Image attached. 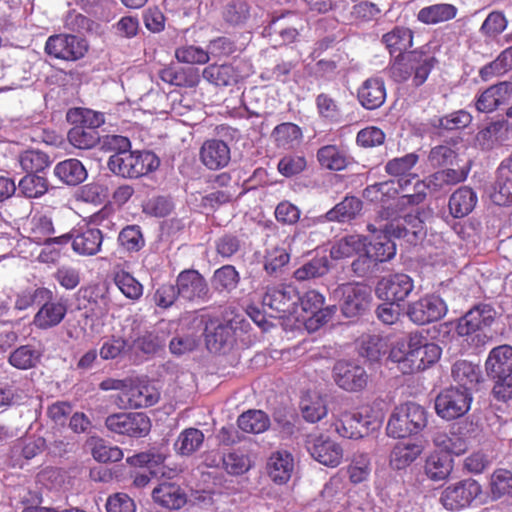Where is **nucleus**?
I'll list each match as a JSON object with an SVG mask.
<instances>
[{"mask_svg":"<svg viewBox=\"0 0 512 512\" xmlns=\"http://www.w3.org/2000/svg\"><path fill=\"white\" fill-rule=\"evenodd\" d=\"M67 120L73 125L68 131L69 143L79 150H91L101 141L98 128L105 123V116L88 108H73L67 112Z\"/></svg>","mask_w":512,"mask_h":512,"instance_id":"nucleus-1","label":"nucleus"},{"mask_svg":"<svg viewBox=\"0 0 512 512\" xmlns=\"http://www.w3.org/2000/svg\"><path fill=\"white\" fill-rule=\"evenodd\" d=\"M492 202L499 206L512 204V174H498V178L490 192Z\"/></svg>","mask_w":512,"mask_h":512,"instance_id":"nucleus-56","label":"nucleus"},{"mask_svg":"<svg viewBox=\"0 0 512 512\" xmlns=\"http://www.w3.org/2000/svg\"><path fill=\"white\" fill-rule=\"evenodd\" d=\"M240 281V275L233 265H224L218 268L212 278V284L218 291L230 292Z\"/></svg>","mask_w":512,"mask_h":512,"instance_id":"nucleus-54","label":"nucleus"},{"mask_svg":"<svg viewBox=\"0 0 512 512\" xmlns=\"http://www.w3.org/2000/svg\"><path fill=\"white\" fill-rule=\"evenodd\" d=\"M294 470V459L288 451L273 452L267 463V473L276 484L287 483Z\"/></svg>","mask_w":512,"mask_h":512,"instance_id":"nucleus-28","label":"nucleus"},{"mask_svg":"<svg viewBox=\"0 0 512 512\" xmlns=\"http://www.w3.org/2000/svg\"><path fill=\"white\" fill-rule=\"evenodd\" d=\"M341 311L346 317L364 314L372 301L371 288L362 283H346L340 286Z\"/></svg>","mask_w":512,"mask_h":512,"instance_id":"nucleus-9","label":"nucleus"},{"mask_svg":"<svg viewBox=\"0 0 512 512\" xmlns=\"http://www.w3.org/2000/svg\"><path fill=\"white\" fill-rule=\"evenodd\" d=\"M421 423L409 424L407 418H401L393 411L386 430L387 434L393 438H404L421 431Z\"/></svg>","mask_w":512,"mask_h":512,"instance_id":"nucleus-59","label":"nucleus"},{"mask_svg":"<svg viewBox=\"0 0 512 512\" xmlns=\"http://www.w3.org/2000/svg\"><path fill=\"white\" fill-rule=\"evenodd\" d=\"M54 174L70 186H76L87 178L86 168L80 160L75 158L59 162L54 168Z\"/></svg>","mask_w":512,"mask_h":512,"instance_id":"nucleus-33","label":"nucleus"},{"mask_svg":"<svg viewBox=\"0 0 512 512\" xmlns=\"http://www.w3.org/2000/svg\"><path fill=\"white\" fill-rule=\"evenodd\" d=\"M485 369L492 378L512 376V346L505 344L493 348L485 362Z\"/></svg>","mask_w":512,"mask_h":512,"instance_id":"nucleus-26","label":"nucleus"},{"mask_svg":"<svg viewBox=\"0 0 512 512\" xmlns=\"http://www.w3.org/2000/svg\"><path fill=\"white\" fill-rule=\"evenodd\" d=\"M73 251L81 256H94L101 251L103 233L98 228H79L68 233Z\"/></svg>","mask_w":512,"mask_h":512,"instance_id":"nucleus-17","label":"nucleus"},{"mask_svg":"<svg viewBox=\"0 0 512 512\" xmlns=\"http://www.w3.org/2000/svg\"><path fill=\"white\" fill-rule=\"evenodd\" d=\"M42 357L40 350L31 344L21 345L8 356V363L16 369L28 370L37 366Z\"/></svg>","mask_w":512,"mask_h":512,"instance_id":"nucleus-36","label":"nucleus"},{"mask_svg":"<svg viewBox=\"0 0 512 512\" xmlns=\"http://www.w3.org/2000/svg\"><path fill=\"white\" fill-rule=\"evenodd\" d=\"M299 301L300 295L294 286L281 284L267 288L262 304L273 318L295 320Z\"/></svg>","mask_w":512,"mask_h":512,"instance_id":"nucleus-5","label":"nucleus"},{"mask_svg":"<svg viewBox=\"0 0 512 512\" xmlns=\"http://www.w3.org/2000/svg\"><path fill=\"white\" fill-rule=\"evenodd\" d=\"M158 166V157L150 151L128 150L114 153L108 160L109 169L124 178H138L156 170Z\"/></svg>","mask_w":512,"mask_h":512,"instance_id":"nucleus-2","label":"nucleus"},{"mask_svg":"<svg viewBox=\"0 0 512 512\" xmlns=\"http://www.w3.org/2000/svg\"><path fill=\"white\" fill-rule=\"evenodd\" d=\"M107 429L115 434L131 438H142L151 430L150 418L143 412H119L105 420Z\"/></svg>","mask_w":512,"mask_h":512,"instance_id":"nucleus-6","label":"nucleus"},{"mask_svg":"<svg viewBox=\"0 0 512 512\" xmlns=\"http://www.w3.org/2000/svg\"><path fill=\"white\" fill-rule=\"evenodd\" d=\"M329 271L328 260L325 257L313 258L294 271V278L298 281L321 277Z\"/></svg>","mask_w":512,"mask_h":512,"instance_id":"nucleus-61","label":"nucleus"},{"mask_svg":"<svg viewBox=\"0 0 512 512\" xmlns=\"http://www.w3.org/2000/svg\"><path fill=\"white\" fill-rule=\"evenodd\" d=\"M130 348L127 339L113 335L103 342L99 355L103 360H113L124 355Z\"/></svg>","mask_w":512,"mask_h":512,"instance_id":"nucleus-63","label":"nucleus"},{"mask_svg":"<svg viewBox=\"0 0 512 512\" xmlns=\"http://www.w3.org/2000/svg\"><path fill=\"white\" fill-rule=\"evenodd\" d=\"M506 125L502 122H493L480 130L477 134V142L483 149H491L505 139Z\"/></svg>","mask_w":512,"mask_h":512,"instance_id":"nucleus-52","label":"nucleus"},{"mask_svg":"<svg viewBox=\"0 0 512 512\" xmlns=\"http://www.w3.org/2000/svg\"><path fill=\"white\" fill-rule=\"evenodd\" d=\"M425 473L433 481L448 477V450L433 451L426 459Z\"/></svg>","mask_w":512,"mask_h":512,"instance_id":"nucleus-47","label":"nucleus"},{"mask_svg":"<svg viewBox=\"0 0 512 512\" xmlns=\"http://www.w3.org/2000/svg\"><path fill=\"white\" fill-rule=\"evenodd\" d=\"M493 320L494 311L489 306H476L459 320L456 331L460 336H467L483 327L490 326Z\"/></svg>","mask_w":512,"mask_h":512,"instance_id":"nucleus-21","label":"nucleus"},{"mask_svg":"<svg viewBox=\"0 0 512 512\" xmlns=\"http://www.w3.org/2000/svg\"><path fill=\"white\" fill-rule=\"evenodd\" d=\"M325 297L316 290H309L300 296L295 321L301 322L309 332H315L327 324L336 314L335 305L323 307Z\"/></svg>","mask_w":512,"mask_h":512,"instance_id":"nucleus-3","label":"nucleus"},{"mask_svg":"<svg viewBox=\"0 0 512 512\" xmlns=\"http://www.w3.org/2000/svg\"><path fill=\"white\" fill-rule=\"evenodd\" d=\"M387 343L379 335H367L362 338L360 354L370 361H378L386 353Z\"/></svg>","mask_w":512,"mask_h":512,"instance_id":"nucleus-62","label":"nucleus"},{"mask_svg":"<svg viewBox=\"0 0 512 512\" xmlns=\"http://www.w3.org/2000/svg\"><path fill=\"white\" fill-rule=\"evenodd\" d=\"M332 376L336 385L347 392L364 390L369 380V376L362 366L347 361L336 362Z\"/></svg>","mask_w":512,"mask_h":512,"instance_id":"nucleus-10","label":"nucleus"},{"mask_svg":"<svg viewBox=\"0 0 512 512\" xmlns=\"http://www.w3.org/2000/svg\"><path fill=\"white\" fill-rule=\"evenodd\" d=\"M349 480L353 484L366 481L371 474V460L366 453L354 454L347 467Z\"/></svg>","mask_w":512,"mask_h":512,"instance_id":"nucleus-50","label":"nucleus"},{"mask_svg":"<svg viewBox=\"0 0 512 512\" xmlns=\"http://www.w3.org/2000/svg\"><path fill=\"white\" fill-rule=\"evenodd\" d=\"M414 289V282L404 273H396L384 277L376 287L379 298L387 302L400 303L404 301Z\"/></svg>","mask_w":512,"mask_h":512,"instance_id":"nucleus-12","label":"nucleus"},{"mask_svg":"<svg viewBox=\"0 0 512 512\" xmlns=\"http://www.w3.org/2000/svg\"><path fill=\"white\" fill-rule=\"evenodd\" d=\"M235 328L232 320L210 318L205 325L204 337L209 351L217 353L233 343Z\"/></svg>","mask_w":512,"mask_h":512,"instance_id":"nucleus-14","label":"nucleus"},{"mask_svg":"<svg viewBox=\"0 0 512 512\" xmlns=\"http://www.w3.org/2000/svg\"><path fill=\"white\" fill-rule=\"evenodd\" d=\"M230 148L222 140H206L200 149V160L210 170L224 168L230 162Z\"/></svg>","mask_w":512,"mask_h":512,"instance_id":"nucleus-20","label":"nucleus"},{"mask_svg":"<svg viewBox=\"0 0 512 512\" xmlns=\"http://www.w3.org/2000/svg\"><path fill=\"white\" fill-rule=\"evenodd\" d=\"M512 95V83L501 82L485 90L476 102V108L480 112L494 111L500 104L505 103Z\"/></svg>","mask_w":512,"mask_h":512,"instance_id":"nucleus-29","label":"nucleus"},{"mask_svg":"<svg viewBox=\"0 0 512 512\" xmlns=\"http://www.w3.org/2000/svg\"><path fill=\"white\" fill-rule=\"evenodd\" d=\"M381 42L391 56L406 54L413 45V32L409 28L395 26L391 31L383 34Z\"/></svg>","mask_w":512,"mask_h":512,"instance_id":"nucleus-30","label":"nucleus"},{"mask_svg":"<svg viewBox=\"0 0 512 512\" xmlns=\"http://www.w3.org/2000/svg\"><path fill=\"white\" fill-rule=\"evenodd\" d=\"M158 76L163 82L177 87L193 88L200 82L199 70L194 67L171 64L161 68Z\"/></svg>","mask_w":512,"mask_h":512,"instance_id":"nucleus-22","label":"nucleus"},{"mask_svg":"<svg viewBox=\"0 0 512 512\" xmlns=\"http://www.w3.org/2000/svg\"><path fill=\"white\" fill-rule=\"evenodd\" d=\"M362 210V201L355 196H346L330 209L325 217L330 222H347L354 219Z\"/></svg>","mask_w":512,"mask_h":512,"instance_id":"nucleus-35","label":"nucleus"},{"mask_svg":"<svg viewBox=\"0 0 512 512\" xmlns=\"http://www.w3.org/2000/svg\"><path fill=\"white\" fill-rule=\"evenodd\" d=\"M433 60V57H425L416 51L396 55L389 67L390 77L398 83L405 82L412 77L413 85L421 86L431 71Z\"/></svg>","mask_w":512,"mask_h":512,"instance_id":"nucleus-4","label":"nucleus"},{"mask_svg":"<svg viewBox=\"0 0 512 512\" xmlns=\"http://www.w3.org/2000/svg\"><path fill=\"white\" fill-rule=\"evenodd\" d=\"M421 443L399 442L390 454V465L393 469L401 470L410 466L423 453Z\"/></svg>","mask_w":512,"mask_h":512,"instance_id":"nucleus-32","label":"nucleus"},{"mask_svg":"<svg viewBox=\"0 0 512 512\" xmlns=\"http://www.w3.org/2000/svg\"><path fill=\"white\" fill-rule=\"evenodd\" d=\"M481 492L480 485L474 480H465L450 491V509L468 506Z\"/></svg>","mask_w":512,"mask_h":512,"instance_id":"nucleus-38","label":"nucleus"},{"mask_svg":"<svg viewBox=\"0 0 512 512\" xmlns=\"http://www.w3.org/2000/svg\"><path fill=\"white\" fill-rule=\"evenodd\" d=\"M477 196L469 187H460L450 196V214L463 217L475 207Z\"/></svg>","mask_w":512,"mask_h":512,"instance_id":"nucleus-41","label":"nucleus"},{"mask_svg":"<svg viewBox=\"0 0 512 512\" xmlns=\"http://www.w3.org/2000/svg\"><path fill=\"white\" fill-rule=\"evenodd\" d=\"M21 194L27 198H39L48 191V181L37 174H27L18 184Z\"/></svg>","mask_w":512,"mask_h":512,"instance_id":"nucleus-55","label":"nucleus"},{"mask_svg":"<svg viewBox=\"0 0 512 512\" xmlns=\"http://www.w3.org/2000/svg\"><path fill=\"white\" fill-rule=\"evenodd\" d=\"M290 255L285 248L274 247L267 250L264 256V270L271 276L278 275L289 263Z\"/></svg>","mask_w":512,"mask_h":512,"instance_id":"nucleus-58","label":"nucleus"},{"mask_svg":"<svg viewBox=\"0 0 512 512\" xmlns=\"http://www.w3.org/2000/svg\"><path fill=\"white\" fill-rule=\"evenodd\" d=\"M276 146L286 150L293 149L303 138L302 129L295 123L283 122L274 127L271 133Z\"/></svg>","mask_w":512,"mask_h":512,"instance_id":"nucleus-34","label":"nucleus"},{"mask_svg":"<svg viewBox=\"0 0 512 512\" xmlns=\"http://www.w3.org/2000/svg\"><path fill=\"white\" fill-rule=\"evenodd\" d=\"M357 425L354 414L348 411L342 412L333 422V426L335 427L337 434L348 439H359L364 437Z\"/></svg>","mask_w":512,"mask_h":512,"instance_id":"nucleus-60","label":"nucleus"},{"mask_svg":"<svg viewBox=\"0 0 512 512\" xmlns=\"http://www.w3.org/2000/svg\"><path fill=\"white\" fill-rule=\"evenodd\" d=\"M19 162L24 171L27 174H37L44 171L50 165L49 156L39 150H27L24 151L20 157Z\"/></svg>","mask_w":512,"mask_h":512,"instance_id":"nucleus-53","label":"nucleus"},{"mask_svg":"<svg viewBox=\"0 0 512 512\" xmlns=\"http://www.w3.org/2000/svg\"><path fill=\"white\" fill-rule=\"evenodd\" d=\"M357 98L360 104L368 110L381 107L386 100V88L383 79L371 77L358 88Z\"/></svg>","mask_w":512,"mask_h":512,"instance_id":"nucleus-24","label":"nucleus"},{"mask_svg":"<svg viewBox=\"0 0 512 512\" xmlns=\"http://www.w3.org/2000/svg\"><path fill=\"white\" fill-rule=\"evenodd\" d=\"M160 394L146 381H131L123 391V400L130 408L150 407L158 402Z\"/></svg>","mask_w":512,"mask_h":512,"instance_id":"nucleus-18","label":"nucleus"},{"mask_svg":"<svg viewBox=\"0 0 512 512\" xmlns=\"http://www.w3.org/2000/svg\"><path fill=\"white\" fill-rule=\"evenodd\" d=\"M490 486L494 498L512 495V472L506 469H497L491 476Z\"/></svg>","mask_w":512,"mask_h":512,"instance_id":"nucleus-64","label":"nucleus"},{"mask_svg":"<svg viewBox=\"0 0 512 512\" xmlns=\"http://www.w3.org/2000/svg\"><path fill=\"white\" fill-rule=\"evenodd\" d=\"M447 312L445 301L436 295H426L413 302L408 308V317L418 325H425L441 319Z\"/></svg>","mask_w":512,"mask_h":512,"instance_id":"nucleus-11","label":"nucleus"},{"mask_svg":"<svg viewBox=\"0 0 512 512\" xmlns=\"http://www.w3.org/2000/svg\"><path fill=\"white\" fill-rule=\"evenodd\" d=\"M176 287L179 297L187 301H203L209 293L207 281L194 269L181 271L176 279Z\"/></svg>","mask_w":512,"mask_h":512,"instance_id":"nucleus-13","label":"nucleus"},{"mask_svg":"<svg viewBox=\"0 0 512 512\" xmlns=\"http://www.w3.org/2000/svg\"><path fill=\"white\" fill-rule=\"evenodd\" d=\"M119 247L128 253L139 252L145 246V238L139 225L125 226L118 235Z\"/></svg>","mask_w":512,"mask_h":512,"instance_id":"nucleus-46","label":"nucleus"},{"mask_svg":"<svg viewBox=\"0 0 512 512\" xmlns=\"http://www.w3.org/2000/svg\"><path fill=\"white\" fill-rule=\"evenodd\" d=\"M452 375L460 388L471 390L480 379L479 368L467 361H460L454 364Z\"/></svg>","mask_w":512,"mask_h":512,"instance_id":"nucleus-49","label":"nucleus"},{"mask_svg":"<svg viewBox=\"0 0 512 512\" xmlns=\"http://www.w3.org/2000/svg\"><path fill=\"white\" fill-rule=\"evenodd\" d=\"M366 239L360 235H348L336 241L331 249L332 259L340 260L353 257L364 250Z\"/></svg>","mask_w":512,"mask_h":512,"instance_id":"nucleus-39","label":"nucleus"},{"mask_svg":"<svg viewBox=\"0 0 512 512\" xmlns=\"http://www.w3.org/2000/svg\"><path fill=\"white\" fill-rule=\"evenodd\" d=\"M44 51L47 55L65 61H77L88 51L87 41L72 34H54L48 37Z\"/></svg>","mask_w":512,"mask_h":512,"instance_id":"nucleus-7","label":"nucleus"},{"mask_svg":"<svg viewBox=\"0 0 512 512\" xmlns=\"http://www.w3.org/2000/svg\"><path fill=\"white\" fill-rule=\"evenodd\" d=\"M53 296V292L46 287L36 289H25L16 294L14 308L18 311H24L34 305L36 301L47 299Z\"/></svg>","mask_w":512,"mask_h":512,"instance_id":"nucleus-57","label":"nucleus"},{"mask_svg":"<svg viewBox=\"0 0 512 512\" xmlns=\"http://www.w3.org/2000/svg\"><path fill=\"white\" fill-rule=\"evenodd\" d=\"M203 78L216 86L234 85L239 80L237 70L230 64H211L204 68Z\"/></svg>","mask_w":512,"mask_h":512,"instance_id":"nucleus-37","label":"nucleus"},{"mask_svg":"<svg viewBox=\"0 0 512 512\" xmlns=\"http://www.w3.org/2000/svg\"><path fill=\"white\" fill-rule=\"evenodd\" d=\"M300 409L303 418L311 423L320 421L327 415V406L325 400L320 395L306 394L300 402Z\"/></svg>","mask_w":512,"mask_h":512,"instance_id":"nucleus-48","label":"nucleus"},{"mask_svg":"<svg viewBox=\"0 0 512 512\" xmlns=\"http://www.w3.org/2000/svg\"><path fill=\"white\" fill-rule=\"evenodd\" d=\"M383 232V235L377 236L373 242L370 243V247L367 250L374 262L389 261L396 254V245L392 240L394 236H390L386 233V227Z\"/></svg>","mask_w":512,"mask_h":512,"instance_id":"nucleus-44","label":"nucleus"},{"mask_svg":"<svg viewBox=\"0 0 512 512\" xmlns=\"http://www.w3.org/2000/svg\"><path fill=\"white\" fill-rule=\"evenodd\" d=\"M418 160L419 156L416 153H408L402 157L389 160L385 165V171L388 175L399 178V187L405 191L411 184L412 179L417 180V174L411 173V170Z\"/></svg>","mask_w":512,"mask_h":512,"instance_id":"nucleus-23","label":"nucleus"},{"mask_svg":"<svg viewBox=\"0 0 512 512\" xmlns=\"http://www.w3.org/2000/svg\"><path fill=\"white\" fill-rule=\"evenodd\" d=\"M386 233L394 238H405L412 243L423 235V221L418 214H407L402 219L387 223Z\"/></svg>","mask_w":512,"mask_h":512,"instance_id":"nucleus-25","label":"nucleus"},{"mask_svg":"<svg viewBox=\"0 0 512 512\" xmlns=\"http://www.w3.org/2000/svg\"><path fill=\"white\" fill-rule=\"evenodd\" d=\"M113 281L126 298L138 300L142 297L143 285L128 271L124 269L114 270Z\"/></svg>","mask_w":512,"mask_h":512,"instance_id":"nucleus-43","label":"nucleus"},{"mask_svg":"<svg viewBox=\"0 0 512 512\" xmlns=\"http://www.w3.org/2000/svg\"><path fill=\"white\" fill-rule=\"evenodd\" d=\"M441 356V348L435 343H427L424 347L419 349L413 356V359L408 361L406 366V373H414L425 370L434 363H436Z\"/></svg>","mask_w":512,"mask_h":512,"instance_id":"nucleus-40","label":"nucleus"},{"mask_svg":"<svg viewBox=\"0 0 512 512\" xmlns=\"http://www.w3.org/2000/svg\"><path fill=\"white\" fill-rule=\"evenodd\" d=\"M28 239L38 245L56 243L58 246H65L70 242L68 234L58 237H51L55 232L53 221L46 215H34L29 221Z\"/></svg>","mask_w":512,"mask_h":512,"instance_id":"nucleus-16","label":"nucleus"},{"mask_svg":"<svg viewBox=\"0 0 512 512\" xmlns=\"http://www.w3.org/2000/svg\"><path fill=\"white\" fill-rule=\"evenodd\" d=\"M448 183V172L441 170L431 175L429 184L417 179L413 186V193H407L400 196L397 200V206L400 208H408L418 206L426 199L427 189L432 185L435 189L441 188Z\"/></svg>","mask_w":512,"mask_h":512,"instance_id":"nucleus-19","label":"nucleus"},{"mask_svg":"<svg viewBox=\"0 0 512 512\" xmlns=\"http://www.w3.org/2000/svg\"><path fill=\"white\" fill-rule=\"evenodd\" d=\"M41 301H44V303L34 315L33 325L40 330H48L58 326L67 314V301L63 298L56 299L54 295L47 299H41Z\"/></svg>","mask_w":512,"mask_h":512,"instance_id":"nucleus-15","label":"nucleus"},{"mask_svg":"<svg viewBox=\"0 0 512 512\" xmlns=\"http://www.w3.org/2000/svg\"><path fill=\"white\" fill-rule=\"evenodd\" d=\"M316 156L320 166L330 171H342L350 164L347 152L335 144L320 147Z\"/></svg>","mask_w":512,"mask_h":512,"instance_id":"nucleus-31","label":"nucleus"},{"mask_svg":"<svg viewBox=\"0 0 512 512\" xmlns=\"http://www.w3.org/2000/svg\"><path fill=\"white\" fill-rule=\"evenodd\" d=\"M305 447L311 457L324 466L335 468L343 460L342 446L327 435L308 434L305 438Z\"/></svg>","mask_w":512,"mask_h":512,"instance_id":"nucleus-8","label":"nucleus"},{"mask_svg":"<svg viewBox=\"0 0 512 512\" xmlns=\"http://www.w3.org/2000/svg\"><path fill=\"white\" fill-rule=\"evenodd\" d=\"M153 501L169 510H178L186 504V494L181 487L172 482H163L152 491Z\"/></svg>","mask_w":512,"mask_h":512,"instance_id":"nucleus-27","label":"nucleus"},{"mask_svg":"<svg viewBox=\"0 0 512 512\" xmlns=\"http://www.w3.org/2000/svg\"><path fill=\"white\" fill-rule=\"evenodd\" d=\"M204 434L197 428L182 431L175 443L176 450L182 455H191L202 445Z\"/></svg>","mask_w":512,"mask_h":512,"instance_id":"nucleus-51","label":"nucleus"},{"mask_svg":"<svg viewBox=\"0 0 512 512\" xmlns=\"http://www.w3.org/2000/svg\"><path fill=\"white\" fill-rule=\"evenodd\" d=\"M222 462L225 471L234 476L247 473L253 465L249 454L241 449H235L224 454Z\"/></svg>","mask_w":512,"mask_h":512,"instance_id":"nucleus-45","label":"nucleus"},{"mask_svg":"<svg viewBox=\"0 0 512 512\" xmlns=\"http://www.w3.org/2000/svg\"><path fill=\"white\" fill-rule=\"evenodd\" d=\"M237 424L246 433L260 434L270 427V418L261 410H248L239 416Z\"/></svg>","mask_w":512,"mask_h":512,"instance_id":"nucleus-42","label":"nucleus"}]
</instances>
